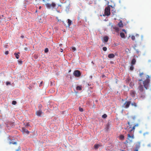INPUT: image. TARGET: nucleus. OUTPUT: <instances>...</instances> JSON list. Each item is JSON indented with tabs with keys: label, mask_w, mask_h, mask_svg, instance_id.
<instances>
[{
	"label": "nucleus",
	"mask_w": 151,
	"mask_h": 151,
	"mask_svg": "<svg viewBox=\"0 0 151 151\" xmlns=\"http://www.w3.org/2000/svg\"><path fill=\"white\" fill-rule=\"evenodd\" d=\"M127 124H128L129 126L127 127L126 129L129 131V133L128 134V139L129 140V139L130 138L133 139L134 138L133 133L134 132L135 127L138 126L139 124H137L133 125L132 124V123H130L129 122H128Z\"/></svg>",
	"instance_id": "nucleus-1"
},
{
	"label": "nucleus",
	"mask_w": 151,
	"mask_h": 151,
	"mask_svg": "<svg viewBox=\"0 0 151 151\" xmlns=\"http://www.w3.org/2000/svg\"><path fill=\"white\" fill-rule=\"evenodd\" d=\"M145 77L146 78V79L143 81V84L144 87L146 89H147L149 86L150 81V77L147 75H145Z\"/></svg>",
	"instance_id": "nucleus-2"
},
{
	"label": "nucleus",
	"mask_w": 151,
	"mask_h": 151,
	"mask_svg": "<svg viewBox=\"0 0 151 151\" xmlns=\"http://www.w3.org/2000/svg\"><path fill=\"white\" fill-rule=\"evenodd\" d=\"M110 6H108L105 8L104 10L105 15L108 16L110 14Z\"/></svg>",
	"instance_id": "nucleus-3"
},
{
	"label": "nucleus",
	"mask_w": 151,
	"mask_h": 151,
	"mask_svg": "<svg viewBox=\"0 0 151 151\" xmlns=\"http://www.w3.org/2000/svg\"><path fill=\"white\" fill-rule=\"evenodd\" d=\"M73 75L76 77H79L81 76V73L79 70H76L74 71Z\"/></svg>",
	"instance_id": "nucleus-4"
},
{
	"label": "nucleus",
	"mask_w": 151,
	"mask_h": 151,
	"mask_svg": "<svg viewBox=\"0 0 151 151\" xmlns=\"http://www.w3.org/2000/svg\"><path fill=\"white\" fill-rule=\"evenodd\" d=\"M45 5L47 8L48 9H50L51 7H52L53 8L55 7L56 6V4L55 3L52 2L51 4L49 3L46 4Z\"/></svg>",
	"instance_id": "nucleus-5"
},
{
	"label": "nucleus",
	"mask_w": 151,
	"mask_h": 151,
	"mask_svg": "<svg viewBox=\"0 0 151 151\" xmlns=\"http://www.w3.org/2000/svg\"><path fill=\"white\" fill-rule=\"evenodd\" d=\"M6 22V19L3 15H0V23L3 24Z\"/></svg>",
	"instance_id": "nucleus-6"
},
{
	"label": "nucleus",
	"mask_w": 151,
	"mask_h": 151,
	"mask_svg": "<svg viewBox=\"0 0 151 151\" xmlns=\"http://www.w3.org/2000/svg\"><path fill=\"white\" fill-rule=\"evenodd\" d=\"M139 85L138 87V89H139V92H144V89L143 86L140 83H139Z\"/></svg>",
	"instance_id": "nucleus-7"
},
{
	"label": "nucleus",
	"mask_w": 151,
	"mask_h": 151,
	"mask_svg": "<svg viewBox=\"0 0 151 151\" xmlns=\"http://www.w3.org/2000/svg\"><path fill=\"white\" fill-rule=\"evenodd\" d=\"M131 103V101H126L123 106L125 108H128L129 107Z\"/></svg>",
	"instance_id": "nucleus-8"
},
{
	"label": "nucleus",
	"mask_w": 151,
	"mask_h": 151,
	"mask_svg": "<svg viewBox=\"0 0 151 151\" xmlns=\"http://www.w3.org/2000/svg\"><path fill=\"white\" fill-rule=\"evenodd\" d=\"M43 113V112L41 110L37 111L36 112V114L37 116H41V115Z\"/></svg>",
	"instance_id": "nucleus-9"
},
{
	"label": "nucleus",
	"mask_w": 151,
	"mask_h": 151,
	"mask_svg": "<svg viewBox=\"0 0 151 151\" xmlns=\"http://www.w3.org/2000/svg\"><path fill=\"white\" fill-rule=\"evenodd\" d=\"M22 131L23 133H26L27 134L29 133V132L28 130L24 127H22Z\"/></svg>",
	"instance_id": "nucleus-10"
},
{
	"label": "nucleus",
	"mask_w": 151,
	"mask_h": 151,
	"mask_svg": "<svg viewBox=\"0 0 151 151\" xmlns=\"http://www.w3.org/2000/svg\"><path fill=\"white\" fill-rule=\"evenodd\" d=\"M140 97L142 99H144L145 97V92H139V93Z\"/></svg>",
	"instance_id": "nucleus-11"
},
{
	"label": "nucleus",
	"mask_w": 151,
	"mask_h": 151,
	"mask_svg": "<svg viewBox=\"0 0 151 151\" xmlns=\"http://www.w3.org/2000/svg\"><path fill=\"white\" fill-rule=\"evenodd\" d=\"M135 93L134 90H131L130 92V95L133 97H134L135 96Z\"/></svg>",
	"instance_id": "nucleus-12"
},
{
	"label": "nucleus",
	"mask_w": 151,
	"mask_h": 151,
	"mask_svg": "<svg viewBox=\"0 0 151 151\" xmlns=\"http://www.w3.org/2000/svg\"><path fill=\"white\" fill-rule=\"evenodd\" d=\"M115 56V55L113 53L109 54L108 55V57L109 58H114Z\"/></svg>",
	"instance_id": "nucleus-13"
},
{
	"label": "nucleus",
	"mask_w": 151,
	"mask_h": 151,
	"mask_svg": "<svg viewBox=\"0 0 151 151\" xmlns=\"http://www.w3.org/2000/svg\"><path fill=\"white\" fill-rule=\"evenodd\" d=\"M101 145H100L99 144H95L94 145V147L95 149H97L99 147H101Z\"/></svg>",
	"instance_id": "nucleus-14"
},
{
	"label": "nucleus",
	"mask_w": 151,
	"mask_h": 151,
	"mask_svg": "<svg viewBox=\"0 0 151 151\" xmlns=\"http://www.w3.org/2000/svg\"><path fill=\"white\" fill-rule=\"evenodd\" d=\"M104 40L105 42H108L109 40V37L107 36H105L104 37Z\"/></svg>",
	"instance_id": "nucleus-15"
},
{
	"label": "nucleus",
	"mask_w": 151,
	"mask_h": 151,
	"mask_svg": "<svg viewBox=\"0 0 151 151\" xmlns=\"http://www.w3.org/2000/svg\"><path fill=\"white\" fill-rule=\"evenodd\" d=\"M118 25L120 27H123L124 25L121 21L119 23Z\"/></svg>",
	"instance_id": "nucleus-16"
},
{
	"label": "nucleus",
	"mask_w": 151,
	"mask_h": 151,
	"mask_svg": "<svg viewBox=\"0 0 151 151\" xmlns=\"http://www.w3.org/2000/svg\"><path fill=\"white\" fill-rule=\"evenodd\" d=\"M136 62V60L135 58H134L132 59L131 62V65H134Z\"/></svg>",
	"instance_id": "nucleus-17"
},
{
	"label": "nucleus",
	"mask_w": 151,
	"mask_h": 151,
	"mask_svg": "<svg viewBox=\"0 0 151 151\" xmlns=\"http://www.w3.org/2000/svg\"><path fill=\"white\" fill-rule=\"evenodd\" d=\"M68 27H69L72 24V21L70 19H68Z\"/></svg>",
	"instance_id": "nucleus-18"
},
{
	"label": "nucleus",
	"mask_w": 151,
	"mask_h": 151,
	"mask_svg": "<svg viewBox=\"0 0 151 151\" xmlns=\"http://www.w3.org/2000/svg\"><path fill=\"white\" fill-rule=\"evenodd\" d=\"M20 54V53L18 52L17 53H14V55H15L16 58L17 59H18L19 58V54Z\"/></svg>",
	"instance_id": "nucleus-19"
},
{
	"label": "nucleus",
	"mask_w": 151,
	"mask_h": 151,
	"mask_svg": "<svg viewBox=\"0 0 151 151\" xmlns=\"http://www.w3.org/2000/svg\"><path fill=\"white\" fill-rule=\"evenodd\" d=\"M120 35L122 38H125V35L123 32H121L120 33Z\"/></svg>",
	"instance_id": "nucleus-20"
},
{
	"label": "nucleus",
	"mask_w": 151,
	"mask_h": 151,
	"mask_svg": "<svg viewBox=\"0 0 151 151\" xmlns=\"http://www.w3.org/2000/svg\"><path fill=\"white\" fill-rule=\"evenodd\" d=\"M131 105L132 106H133L135 107H136L137 106V104L134 102H133L132 103Z\"/></svg>",
	"instance_id": "nucleus-21"
},
{
	"label": "nucleus",
	"mask_w": 151,
	"mask_h": 151,
	"mask_svg": "<svg viewBox=\"0 0 151 151\" xmlns=\"http://www.w3.org/2000/svg\"><path fill=\"white\" fill-rule=\"evenodd\" d=\"M119 138L121 140H124V136L123 135H121L119 137Z\"/></svg>",
	"instance_id": "nucleus-22"
},
{
	"label": "nucleus",
	"mask_w": 151,
	"mask_h": 151,
	"mask_svg": "<svg viewBox=\"0 0 151 151\" xmlns=\"http://www.w3.org/2000/svg\"><path fill=\"white\" fill-rule=\"evenodd\" d=\"M114 29L115 30V31L117 32H118L119 31V29L118 27H114Z\"/></svg>",
	"instance_id": "nucleus-23"
},
{
	"label": "nucleus",
	"mask_w": 151,
	"mask_h": 151,
	"mask_svg": "<svg viewBox=\"0 0 151 151\" xmlns=\"http://www.w3.org/2000/svg\"><path fill=\"white\" fill-rule=\"evenodd\" d=\"M76 89L77 90H81L82 89V88L81 86H78L76 87Z\"/></svg>",
	"instance_id": "nucleus-24"
},
{
	"label": "nucleus",
	"mask_w": 151,
	"mask_h": 151,
	"mask_svg": "<svg viewBox=\"0 0 151 151\" xmlns=\"http://www.w3.org/2000/svg\"><path fill=\"white\" fill-rule=\"evenodd\" d=\"M17 144V142H15L12 141V142H9L10 144H12L13 145H15V144Z\"/></svg>",
	"instance_id": "nucleus-25"
},
{
	"label": "nucleus",
	"mask_w": 151,
	"mask_h": 151,
	"mask_svg": "<svg viewBox=\"0 0 151 151\" xmlns=\"http://www.w3.org/2000/svg\"><path fill=\"white\" fill-rule=\"evenodd\" d=\"M107 116L106 114H104L102 116V117L103 118H106L107 117Z\"/></svg>",
	"instance_id": "nucleus-26"
},
{
	"label": "nucleus",
	"mask_w": 151,
	"mask_h": 151,
	"mask_svg": "<svg viewBox=\"0 0 151 151\" xmlns=\"http://www.w3.org/2000/svg\"><path fill=\"white\" fill-rule=\"evenodd\" d=\"M133 65H131V66L130 67L129 69L131 70H132L134 69Z\"/></svg>",
	"instance_id": "nucleus-27"
},
{
	"label": "nucleus",
	"mask_w": 151,
	"mask_h": 151,
	"mask_svg": "<svg viewBox=\"0 0 151 151\" xmlns=\"http://www.w3.org/2000/svg\"><path fill=\"white\" fill-rule=\"evenodd\" d=\"M79 111L80 112H82L83 111V109L82 108H81V107H79Z\"/></svg>",
	"instance_id": "nucleus-28"
},
{
	"label": "nucleus",
	"mask_w": 151,
	"mask_h": 151,
	"mask_svg": "<svg viewBox=\"0 0 151 151\" xmlns=\"http://www.w3.org/2000/svg\"><path fill=\"white\" fill-rule=\"evenodd\" d=\"M12 104L15 105L17 104V102L15 101H12Z\"/></svg>",
	"instance_id": "nucleus-29"
},
{
	"label": "nucleus",
	"mask_w": 151,
	"mask_h": 151,
	"mask_svg": "<svg viewBox=\"0 0 151 151\" xmlns=\"http://www.w3.org/2000/svg\"><path fill=\"white\" fill-rule=\"evenodd\" d=\"M131 39L132 40H134L135 39V37L134 36L132 35L131 37Z\"/></svg>",
	"instance_id": "nucleus-30"
},
{
	"label": "nucleus",
	"mask_w": 151,
	"mask_h": 151,
	"mask_svg": "<svg viewBox=\"0 0 151 151\" xmlns=\"http://www.w3.org/2000/svg\"><path fill=\"white\" fill-rule=\"evenodd\" d=\"M48 52V48H46L45 49V53H47Z\"/></svg>",
	"instance_id": "nucleus-31"
},
{
	"label": "nucleus",
	"mask_w": 151,
	"mask_h": 151,
	"mask_svg": "<svg viewBox=\"0 0 151 151\" xmlns=\"http://www.w3.org/2000/svg\"><path fill=\"white\" fill-rule=\"evenodd\" d=\"M107 48L106 47H103V50L104 51H106L107 50Z\"/></svg>",
	"instance_id": "nucleus-32"
},
{
	"label": "nucleus",
	"mask_w": 151,
	"mask_h": 151,
	"mask_svg": "<svg viewBox=\"0 0 151 151\" xmlns=\"http://www.w3.org/2000/svg\"><path fill=\"white\" fill-rule=\"evenodd\" d=\"M6 85H10V84H11V83H10V82H6Z\"/></svg>",
	"instance_id": "nucleus-33"
},
{
	"label": "nucleus",
	"mask_w": 151,
	"mask_h": 151,
	"mask_svg": "<svg viewBox=\"0 0 151 151\" xmlns=\"http://www.w3.org/2000/svg\"><path fill=\"white\" fill-rule=\"evenodd\" d=\"M72 50L73 51H75L76 50V49L75 47H73L72 48Z\"/></svg>",
	"instance_id": "nucleus-34"
},
{
	"label": "nucleus",
	"mask_w": 151,
	"mask_h": 151,
	"mask_svg": "<svg viewBox=\"0 0 151 151\" xmlns=\"http://www.w3.org/2000/svg\"><path fill=\"white\" fill-rule=\"evenodd\" d=\"M5 54L6 55H8V54H9V52L8 51H6L5 52Z\"/></svg>",
	"instance_id": "nucleus-35"
},
{
	"label": "nucleus",
	"mask_w": 151,
	"mask_h": 151,
	"mask_svg": "<svg viewBox=\"0 0 151 151\" xmlns=\"http://www.w3.org/2000/svg\"><path fill=\"white\" fill-rule=\"evenodd\" d=\"M42 83H43V81H42L40 83V84L39 85V86H42Z\"/></svg>",
	"instance_id": "nucleus-36"
},
{
	"label": "nucleus",
	"mask_w": 151,
	"mask_h": 151,
	"mask_svg": "<svg viewBox=\"0 0 151 151\" xmlns=\"http://www.w3.org/2000/svg\"><path fill=\"white\" fill-rule=\"evenodd\" d=\"M143 73H139V76H141L142 75H143Z\"/></svg>",
	"instance_id": "nucleus-37"
},
{
	"label": "nucleus",
	"mask_w": 151,
	"mask_h": 151,
	"mask_svg": "<svg viewBox=\"0 0 151 151\" xmlns=\"http://www.w3.org/2000/svg\"><path fill=\"white\" fill-rule=\"evenodd\" d=\"M128 143V140H126V141L124 143L125 144H127Z\"/></svg>",
	"instance_id": "nucleus-38"
},
{
	"label": "nucleus",
	"mask_w": 151,
	"mask_h": 151,
	"mask_svg": "<svg viewBox=\"0 0 151 151\" xmlns=\"http://www.w3.org/2000/svg\"><path fill=\"white\" fill-rule=\"evenodd\" d=\"M122 31L126 33V32L125 29H122Z\"/></svg>",
	"instance_id": "nucleus-39"
},
{
	"label": "nucleus",
	"mask_w": 151,
	"mask_h": 151,
	"mask_svg": "<svg viewBox=\"0 0 151 151\" xmlns=\"http://www.w3.org/2000/svg\"><path fill=\"white\" fill-rule=\"evenodd\" d=\"M30 126V124L28 123H27L26 125V126Z\"/></svg>",
	"instance_id": "nucleus-40"
},
{
	"label": "nucleus",
	"mask_w": 151,
	"mask_h": 151,
	"mask_svg": "<svg viewBox=\"0 0 151 151\" xmlns=\"http://www.w3.org/2000/svg\"><path fill=\"white\" fill-rule=\"evenodd\" d=\"M106 128H107V130H108V129H109V125H107Z\"/></svg>",
	"instance_id": "nucleus-41"
},
{
	"label": "nucleus",
	"mask_w": 151,
	"mask_h": 151,
	"mask_svg": "<svg viewBox=\"0 0 151 151\" xmlns=\"http://www.w3.org/2000/svg\"><path fill=\"white\" fill-rule=\"evenodd\" d=\"M21 37L22 38H23L24 37V36L23 35H22L21 36Z\"/></svg>",
	"instance_id": "nucleus-42"
},
{
	"label": "nucleus",
	"mask_w": 151,
	"mask_h": 151,
	"mask_svg": "<svg viewBox=\"0 0 151 151\" xmlns=\"http://www.w3.org/2000/svg\"><path fill=\"white\" fill-rule=\"evenodd\" d=\"M20 148H19L18 149L16 150V151H20Z\"/></svg>",
	"instance_id": "nucleus-43"
},
{
	"label": "nucleus",
	"mask_w": 151,
	"mask_h": 151,
	"mask_svg": "<svg viewBox=\"0 0 151 151\" xmlns=\"http://www.w3.org/2000/svg\"><path fill=\"white\" fill-rule=\"evenodd\" d=\"M63 51V50L62 49H60V52H62Z\"/></svg>",
	"instance_id": "nucleus-44"
},
{
	"label": "nucleus",
	"mask_w": 151,
	"mask_h": 151,
	"mask_svg": "<svg viewBox=\"0 0 151 151\" xmlns=\"http://www.w3.org/2000/svg\"><path fill=\"white\" fill-rule=\"evenodd\" d=\"M12 125H11V127H12V126H14V124H13V123H12Z\"/></svg>",
	"instance_id": "nucleus-45"
},
{
	"label": "nucleus",
	"mask_w": 151,
	"mask_h": 151,
	"mask_svg": "<svg viewBox=\"0 0 151 151\" xmlns=\"http://www.w3.org/2000/svg\"><path fill=\"white\" fill-rule=\"evenodd\" d=\"M139 81H142V79H139Z\"/></svg>",
	"instance_id": "nucleus-46"
},
{
	"label": "nucleus",
	"mask_w": 151,
	"mask_h": 151,
	"mask_svg": "<svg viewBox=\"0 0 151 151\" xmlns=\"http://www.w3.org/2000/svg\"><path fill=\"white\" fill-rule=\"evenodd\" d=\"M136 51L137 53H139V51H138L137 50Z\"/></svg>",
	"instance_id": "nucleus-47"
},
{
	"label": "nucleus",
	"mask_w": 151,
	"mask_h": 151,
	"mask_svg": "<svg viewBox=\"0 0 151 151\" xmlns=\"http://www.w3.org/2000/svg\"><path fill=\"white\" fill-rule=\"evenodd\" d=\"M41 6H40L39 7V9H41Z\"/></svg>",
	"instance_id": "nucleus-48"
},
{
	"label": "nucleus",
	"mask_w": 151,
	"mask_h": 151,
	"mask_svg": "<svg viewBox=\"0 0 151 151\" xmlns=\"http://www.w3.org/2000/svg\"><path fill=\"white\" fill-rule=\"evenodd\" d=\"M6 127H8V124H6Z\"/></svg>",
	"instance_id": "nucleus-49"
},
{
	"label": "nucleus",
	"mask_w": 151,
	"mask_h": 151,
	"mask_svg": "<svg viewBox=\"0 0 151 151\" xmlns=\"http://www.w3.org/2000/svg\"><path fill=\"white\" fill-rule=\"evenodd\" d=\"M106 1H108L107 0H105Z\"/></svg>",
	"instance_id": "nucleus-50"
},
{
	"label": "nucleus",
	"mask_w": 151,
	"mask_h": 151,
	"mask_svg": "<svg viewBox=\"0 0 151 151\" xmlns=\"http://www.w3.org/2000/svg\"><path fill=\"white\" fill-rule=\"evenodd\" d=\"M20 62H21V63H22V61H20Z\"/></svg>",
	"instance_id": "nucleus-51"
},
{
	"label": "nucleus",
	"mask_w": 151,
	"mask_h": 151,
	"mask_svg": "<svg viewBox=\"0 0 151 151\" xmlns=\"http://www.w3.org/2000/svg\"><path fill=\"white\" fill-rule=\"evenodd\" d=\"M70 71H71V70H70V71H69V72H70Z\"/></svg>",
	"instance_id": "nucleus-52"
},
{
	"label": "nucleus",
	"mask_w": 151,
	"mask_h": 151,
	"mask_svg": "<svg viewBox=\"0 0 151 151\" xmlns=\"http://www.w3.org/2000/svg\"><path fill=\"white\" fill-rule=\"evenodd\" d=\"M130 142H132V140H130Z\"/></svg>",
	"instance_id": "nucleus-53"
}]
</instances>
